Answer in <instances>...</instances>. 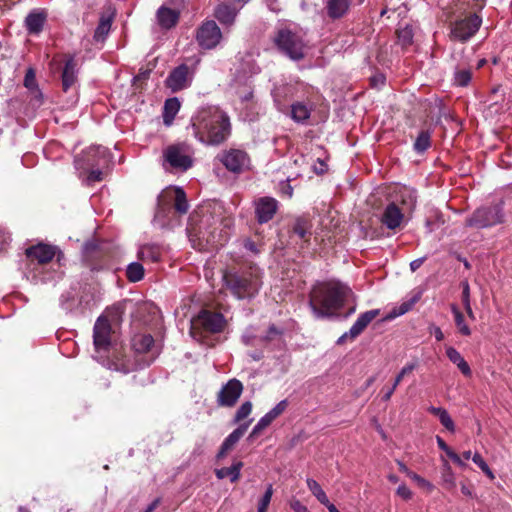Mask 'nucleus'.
I'll return each mask as SVG.
<instances>
[{"instance_id":"f257e3e1","label":"nucleus","mask_w":512,"mask_h":512,"mask_svg":"<svg viewBox=\"0 0 512 512\" xmlns=\"http://www.w3.org/2000/svg\"><path fill=\"white\" fill-rule=\"evenodd\" d=\"M190 127L194 137L207 145H219L231 133L229 116L217 106L200 107L192 115Z\"/></svg>"},{"instance_id":"f03ea898","label":"nucleus","mask_w":512,"mask_h":512,"mask_svg":"<svg viewBox=\"0 0 512 512\" xmlns=\"http://www.w3.org/2000/svg\"><path fill=\"white\" fill-rule=\"evenodd\" d=\"M350 294L349 287L341 283H319L310 291L309 307L315 318H330L343 307Z\"/></svg>"},{"instance_id":"7ed1b4c3","label":"nucleus","mask_w":512,"mask_h":512,"mask_svg":"<svg viewBox=\"0 0 512 512\" xmlns=\"http://www.w3.org/2000/svg\"><path fill=\"white\" fill-rule=\"evenodd\" d=\"M188 209L189 204L183 189L168 187L158 196L154 221L160 227L170 226L179 216L186 214Z\"/></svg>"},{"instance_id":"20e7f679","label":"nucleus","mask_w":512,"mask_h":512,"mask_svg":"<svg viewBox=\"0 0 512 512\" xmlns=\"http://www.w3.org/2000/svg\"><path fill=\"white\" fill-rule=\"evenodd\" d=\"M226 287L238 299L254 297L260 288V276L256 268L226 272L223 276Z\"/></svg>"},{"instance_id":"39448f33","label":"nucleus","mask_w":512,"mask_h":512,"mask_svg":"<svg viewBox=\"0 0 512 512\" xmlns=\"http://www.w3.org/2000/svg\"><path fill=\"white\" fill-rule=\"evenodd\" d=\"M193 164L194 149L187 142L169 144L162 151V167L167 172H186Z\"/></svg>"},{"instance_id":"423d86ee","label":"nucleus","mask_w":512,"mask_h":512,"mask_svg":"<svg viewBox=\"0 0 512 512\" xmlns=\"http://www.w3.org/2000/svg\"><path fill=\"white\" fill-rule=\"evenodd\" d=\"M274 42L277 48L293 61L302 60L308 49L302 33L290 28L279 29Z\"/></svg>"},{"instance_id":"0eeeda50","label":"nucleus","mask_w":512,"mask_h":512,"mask_svg":"<svg viewBox=\"0 0 512 512\" xmlns=\"http://www.w3.org/2000/svg\"><path fill=\"white\" fill-rule=\"evenodd\" d=\"M56 254V248L47 244H37L26 250L29 259V273H33L32 277L41 282H47L54 279L51 273H44V265L49 263Z\"/></svg>"},{"instance_id":"6e6552de","label":"nucleus","mask_w":512,"mask_h":512,"mask_svg":"<svg viewBox=\"0 0 512 512\" xmlns=\"http://www.w3.org/2000/svg\"><path fill=\"white\" fill-rule=\"evenodd\" d=\"M225 324L222 314L203 310L192 320L190 333L194 339L202 341L203 333H219L223 331Z\"/></svg>"},{"instance_id":"1a4fd4ad","label":"nucleus","mask_w":512,"mask_h":512,"mask_svg":"<svg viewBox=\"0 0 512 512\" xmlns=\"http://www.w3.org/2000/svg\"><path fill=\"white\" fill-rule=\"evenodd\" d=\"M481 24L482 18L476 13L452 20L449 23V39L465 43L477 33Z\"/></svg>"},{"instance_id":"9d476101","label":"nucleus","mask_w":512,"mask_h":512,"mask_svg":"<svg viewBox=\"0 0 512 512\" xmlns=\"http://www.w3.org/2000/svg\"><path fill=\"white\" fill-rule=\"evenodd\" d=\"M504 214L500 205L477 208L465 221L467 227L484 229L503 222Z\"/></svg>"},{"instance_id":"9b49d317","label":"nucleus","mask_w":512,"mask_h":512,"mask_svg":"<svg viewBox=\"0 0 512 512\" xmlns=\"http://www.w3.org/2000/svg\"><path fill=\"white\" fill-rule=\"evenodd\" d=\"M109 161V153L105 147L91 146L75 158V166L80 169L105 167Z\"/></svg>"},{"instance_id":"f8f14e48","label":"nucleus","mask_w":512,"mask_h":512,"mask_svg":"<svg viewBox=\"0 0 512 512\" xmlns=\"http://www.w3.org/2000/svg\"><path fill=\"white\" fill-rule=\"evenodd\" d=\"M217 158L225 168L233 173H241L249 167L248 154L240 149H229L218 154Z\"/></svg>"},{"instance_id":"ddd939ff","label":"nucleus","mask_w":512,"mask_h":512,"mask_svg":"<svg viewBox=\"0 0 512 512\" xmlns=\"http://www.w3.org/2000/svg\"><path fill=\"white\" fill-rule=\"evenodd\" d=\"M194 73L195 67L181 64L170 72L165 81L166 86L171 89L172 92L186 89L191 85Z\"/></svg>"},{"instance_id":"4468645a","label":"nucleus","mask_w":512,"mask_h":512,"mask_svg":"<svg viewBox=\"0 0 512 512\" xmlns=\"http://www.w3.org/2000/svg\"><path fill=\"white\" fill-rule=\"evenodd\" d=\"M222 39V33L218 25L212 21L204 22L196 33V40L203 49L215 48Z\"/></svg>"},{"instance_id":"2eb2a0df","label":"nucleus","mask_w":512,"mask_h":512,"mask_svg":"<svg viewBox=\"0 0 512 512\" xmlns=\"http://www.w3.org/2000/svg\"><path fill=\"white\" fill-rule=\"evenodd\" d=\"M111 324L105 316H100L93 329V343L96 352H107L111 346Z\"/></svg>"},{"instance_id":"dca6fc26","label":"nucleus","mask_w":512,"mask_h":512,"mask_svg":"<svg viewBox=\"0 0 512 512\" xmlns=\"http://www.w3.org/2000/svg\"><path fill=\"white\" fill-rule=\"evenodd\" d=\"M242 391V383L238 379H230L218 393V405L224 407H232L241 396Z\"/></svg>"},{"instance_id":"f3484780","label":"nucleus","mask_w":512,"mask_h":512,"mask_svg":"<svg viewBox=\"0 0 512 512\" xmlns=\"http://www.w3.org/2000/svg\"><path fill=\"white\" fill-rule=\"evenodd\" d=\"M277 209L278 202L272 197H261L255 201V214L260 224L270 221Z\"/></svg>"},{"instance_id":"a211bd4d","label":"nucleus","mask_w":512,"mask_h":512,"mask_svg":"<svg viewBox=\"0 0 512 512\" xmlns=\"http://www.w3.org/2000/svg\"><path fill=\"white\" fill-rule=\"evenodd\" d=\"M274 103L280 112L287 113L289 110V102L295 95V87L290 84H283L275 87L272 92Z\"/></svg>"},{"instance_id":"6ab92c4d","label":"nucleus","mask_w":512,"mask_h":512,"mask_svg":"<svg viewBox=\"0 0 512 512\" xmlns=\"http://www.w3.org/2000/svg\"><path fill=\"white\" fill-rule=\"evenodd\" d=\"M166 249L162 244L159 243H146L139 247L138 249V259L147 263H158L162 260L163 255L165 254Z\"/></svg>"},{"instance_id":"aec40b11","label":"nucleus","mask_w":512,"mask_h":512,"mask_svg":"<svg viewBox=\"0 0 512 512\" xmlns=\"http://www.w3.org/2000/svg\"><path fill=\"white\" fill-rule=\"evenodd\" d=\"M78 79V64L74 56L68 55L65 59L64 67L62 70L61 80L62 88L68 91L77 83Z\"/></svg>"},{"instance_id":"412c9836","label":"nucleus","mask_w":512,"mask_h":512,"mask_svg":"<svg viewBox=\"0 0 512 512\" xmlns=\"http://www.w3.org/2000/svg\"><path fill=\"white\" fill-rule=\"evenodd\" d=\"M403 218L401 209L395 203H390L384 209L381 221L388 229L395 230L400 227Z\"/></svg>"},{"instance_id":"4be33fe9","label":"nucleus","mask_w":512,"mask_h":512,"mask_svg":"<svg viewBox=\"0 0 512 512\" xmlns=\"http://www.w3.org/2000/svg\"><path fill=\"white\" fill-rule=\"evenodd\" d=\"M114 17H115V11L112 10L110 7L108 9H106V11H104L101 14L99 23L95 29L94 36H93V38L96 42H104L105 41V39L107 38V36L111 30V26H112Z\"/></svg>"},{"instance_id":"5701e85b","label":"nucleus","mask_w":512,"mask_h":512,"mask_svg":"<svg viewBox=\"0 0 512 512\" xmlns=\"http://www.w3.org/2000/svg\"><path fill=\"white\" fill-rule=\"evenodd\" d=\"M379 315V310H369L360 314L352 327L349 329L350 340L356 339L365 328Z\"/></svg>"},{"instance_id":"b1692460","label":"nucleus","mask_w":512,"mask_h":512,"mask_svg":"<svg viewBox=\"0 0 512 512\" xmlns=\"http://www.w3.org/2000/svg\"><path fill=\"white\" fill-rule=\"evenodd\" d=\"M351 0H325L327 15L332 20L343 18L349 11Z\"/></svg>"},{"instance_id":"393cba45","label":"nucleus","mask_w":512,"mask_h":512,"mask_svg":"<svg viewBox=\"0 0 512 512\" xmlns=\"http://www.w3.org/2000/svg\"><path fill=\"white\" fill-rule=\"evenodd\" d=\"M247 428L248 424H242L225 438L219 452L216 455L218 460L226 456V454L234 447V445L243 437Z\"/></svg>"},{"instance_id":"a878e982","label":"nucleus","mask_w":512,"mask_h":512,"mask_svg":"<svg viewBox=\"0 0 512 512\" xmlns=\"http://www.w3.org/2000/svg\"><path fill=\"white\" fill-rule=\"evenodd\" d=\"M179 19V12L168 7H160L157 11V20L161 27L170 29L176 25Z\"/></svg>"},{"instance_id":"bb28decb","label":"nucleus","mask_w":512,"mask_h":512,"mask_svg":"<svg viewBox=\"0 0 512 512\" xmlns=\"http://www.w3.org/2000/svg\"><path fill=\"white\" fill-rule=\"evenodd\" d=\"M421 298V292H417L414 295H412L409 299L404 300L401 302L398 306H395L390 310L388 315L386 316L387 319H395L399 316H402L409 312L414 305L420 300Z\"/></svg>"},{"instance_id":"cd10ccee","label":"nucleus","mask_w":512,"mask_h":512,"mask_svg":"<svg viewBox=\"0 0 512 512\" xmlns=\"http://www.w3.org/2000/svg\"><path fill=\"white\" fill-rule=\"evenodd\" d=\"M46 20V14L43 12H31L25 19V25L30 34H38L42 31Z\"/></svg>"},{"instance_id":"c85d7f7f","label":"nucleus","mask_w":512,"mask_h":512,"mask_svg":"<svg viewBox=\"0 0 512 512\" xmlns=\"http://www.w3.org/2000/svg\"><path fill=\"white\" fill-rule=\"evenodd\" d=\"M288 110L291 118L297 123H304L309 119L312 108L304 102H294Z\"/></svg>"},{"instance_id":"c756f323","label":"nucleus","mask_w":512,"mask_h":512,"mask_svg":"<svg viewBox=\"0 0 512 512\" xmlns=\"http://www.w3.org/2000/svg\"><path fill=\"white\" fill-rule=\"evenodd\" d=\"M243 462L235 461L230 467H223L215 470L216 477L218 479L230 478L232 483L237 482L241 476V469Z\"/></svg>"},{"instance_id":"7c9ffc66","label":"nucleus","mask_w":512,"mask_h":512,"mask_svg":"<svg viewBox=\"0 0 512 512\" xmlns=\"http://www.w3.org/2000/svg\"><path fill=\"white\" fill-rule=\"evenodd\" d=\"M180 102L177 98H169L164 103L163 109V122L166 126H170L173 123V120L176 114L180 109Z\"/></svg>"},{"instance_id":"2f4dec72","label":"nucleus","mask_w":512,"mask_h":512,"mask_svg":"<svg viewBox=\"0 0 512 512\" xmlns=\"http://www.w3.org/2000/svg\"><path fill=\"white\" fill-rule=\"evenodd\" d=\"M215 17L224 25H231L237 15V11L227 4H220L216 7Z\"/></svg>"},{"instance_id":"473e14b6","label":"nucleus","mask_w":512,"mask_h":512,"mask_svg":"<svg viewBox=\"0 0 512 512\" xmlns=\"http://www.w3.org/2000/svg\"><path fill=\"white\" fill-rule=\"evenodd\" d=\"M446 355L448 359L457 365L459 370L465 375H471V369L469 364L465 361V359L461 356V354L453 347H448L446 349Z\"/></svg>"},{"instance_id":"72a5a7b5","label":"nucleus","mask_w":512,"mask_h":512,"mask_svg":"<svg viewBox=\"0 0 512 512\" xmlns=\"http://www.w3.org/2000/svg\"><path fill=\"white\" fill-rule=\"evenodd\" d=\"M441 485L449 492H454L456 488V478L447 461H445L441 472Z\"/></svg>"},{"instance_id":"f704fd0d","label":"nucleus","mask_w":512,"mask_h":512,"mask_svg":"<svg viewBox=\"0 0 512 512\" xmlns=\"http://www.w3.org/2000/svg\"><path fill=\"white\" fill-rule=\"evenodd\" d=\"M417 367L416 362L407 363L396 376L394 383L391 388H389L383 395V400L388 401L393 395L395 389L400 384L402 379L409 373H411Z\"/></svg>"},{"instance_id":"c9c22d12","label":"nucleus","mask_w":512,"mask_h":512,"mask_svg":"<svg viewBox=\"0 0 512 512\" xmlns=\"http://www.w3.org/2000/svg\"><path fill=\"white\" fill-rule=\"evenodd\" d=\"M154 345V339L151 335H138L133 339V348L137 353H148Z\"/></svg>"},{"instance_id":"e433bc0d","label":"nucleus","mask_w":512,"mask_h":512,"mask_svg":"<svg viewBox=\"0 0 512 512\" xmlns=\"http://www.w3.org/2000/svg\"><path fill=\"white\" fill-rule=\"evenodd\" d=\"M307 487L311 491V493L316 497V499L323 505L329 504V499L324 492V490L321 488L319 483L311 478H308L307 481Z\"/></svg>"},{"instance_id":"4c0bfd02","label":"nucleus","mask_w":512,"mask_h":512,"mask_svg":"<svg viewBox=\"0 0 512 512\" xmlns=\"http://www.w3.org/2000/svg\"><path fill=\"white\" fill-rule=\"evenodd\" d=\"M126 277L130 282H138L144 277L143 265L138 262H132L127 266Z\"/></svg>"},{"instance_id":"58836bf2","label":"nucleus","mask_w":512,"mask_h":512,"mask_svg":"<svg viewBox=\"0 0 512 512\" xmlns=\"http://www.w3.org/2000/svg\"><path fill=\"white\" fill-rule=\"evenodd\" d=\"M430 146H431V134L427 130H422L414 142V150L417 153H423Z\"/></svg>"},{"instance_id":"ea45409f","label":"nucleus","mask_w":512,"mask_h":512,"mask_svg":"<svg viewBox=\"0 0 512 512\" xmlns=\"http://www.w3.org/2000/svg\"><path fill=\"white\" fill-rule=\"evenodd\" d=\"M413 30L410 26H405L397 31L398 43L403 47L407 48L413 43Z\"/></svg>"},{"instance_id":"a19ab883","label":"nucleus","mask_w":512,"mask_h":512,"mask_svg":"<svg viewBox=\"0 0 512 512\" xmlns=\"http://www.w3.org/2000/svg\"><path fill=\"white\" fill-rule=\"evenodd\" d=\"M451 310H452V313L454 315L455 324H456L459 332L462 335L469 336L471 334V330L468 327V325H466V323L464 321L463 314L459 311V309L455 305H453L451 307Z\"/></svg>"},{"instance_id":"79ce46f5","label":"nucleus","mask_w":512,"mask_h":512,"mask_svg":"<svg viewBox=\"0 0 512 512\" xmlns=\"http://www.w3.org/2000/svg\"><path fill=\"white\" fill-rule=\"evenodd\" d=\"M472 78V73L469 69H456L454 72V84L460 87L467 86Z\"/></svg>"},{"instance_id":"37998d69","label":"nucleus","mask_w":512,"mask_h":512,"mask_svg":"<svg viewBox=\"0 0 512 512\" xmlns=\"http://www.w3.org/2000/svg\"><path fill=\"white\" fill-rule=\"evenodd\" d=\"M293 234L301 240L308 241V237L311 235L308 223L304 220H298L293 226Z\"/></svg>"},{"instance_id":"c03bdc74","label":"nucleus","mask_w":512,"mask_h":512,"mask_svg":"<svg viewBox=\"0 0 512 512\" xmlns=\"http://www.w3.org/2000/svg\"><path fill=\"white\" fill-rule=\"evenodd\" d=\"M436 441L438 444V447L446 453V455L456 464L459 466H464V462L461 460V458L449 448V446L445 443V441L440 437H436Z\"/></svg>"},{"instance_id":"a18cd8bd","label":"nucleus","mask_w":512,"mask_h":512,"mask_svg":"<svg viewBox=\"0 0 512 512\" xmlns=\"http://www.w3.org/2000/svg\"><path fill=\"white\" fill-rule=\"evenodd\" d=\"M273 495V487L271 484L268 485L264 495L260 499L258 503L257 512H267V508L271 502Z\"/></svg>"},{"instance_id":"49530a36","label":"nucleus","mask_w":512,"mask_h":512,"mask_svg":"<svg viewBox=\"0 0 512 512\" xmlns=\"http://www.w3.org/2000/svg\"><path fill=\"white\" fill-rule=\"evenodd\" d=\"M473 462L481 469V471L487 475L491 480L495 478L492 470L489 468L487 463L484 461L479 453H475L472 457Z\"/></svg>"},{"instance_id":"de8ad7c7","label":"nucleus","mask_w":512,"mask_h":512,"mask_svg":"<svg viewBox=\"0 0 512 512\" xmlns=\"http://www.w3.org/2000/svg\"><path fill=\"white\" fill-rule=\"evenodd\" d=\"M402 197V203L407 207L408 210H411L415 207L417 200L415 190L405 189Z\"/></svg>"},{"instance_id":"09e8293b","label":"nucleus","mask_w":512,"mask_h":512,"mask_svg":"<svg viewBox=\"0 0 512 512\" xmlns=\"http://www.w3.org/2000/svg\"><path fill=\"white\" fill-rule=\"evenodd\" d=\"M288 407V401H280L274 408H272L265 415L273 422L278 416H280Z\"/></svg>"},{"instance_id":"8fccbe9b","label":"nucleus","mask_w":512,"mask_h":512,"mask_svg":"<svg viewBox=\"0 0 512 512\" xmlns=\"http://www.w3.org/2000/svg\"><path fill=\"white\" fill-rule=\"evenodd\" d=\"M271 423H272V421L266 415L261 417L259 419V421L257 422V424L252 429V431L249 435V438H253V437H256L257 435H259L260 432L262 430H264L265 428H267Z\"/></svg>"},{"instance_id":"3c124183","label":"nucleus","mask_w":512,"mask_h":512,"mask_svg":"<svg viewBox=\"0 0 512 512\" xmlns=\"http://www.w3.org/2000/svg\"><path fill=\"white\" fill-rule=\"evenodd\" d=\"M200 234H201L200 238L205 240L207 245H210L211 247L221 246V245H223V242L225 241V239H222L221 235H219V238H216L214 233L207 234L206 232H200Z\"/></svg>"},{"instance_id":"603ef678","label":"nucleus","mask_w":512,"mask_h":512,"mask_svg":"<svg viewBox=\"0 0 512 512\" xmlns=\"http://www.w3.org/2000/svg\"><path fill=\"white\" fill-rule=\"evenodd\" d=\"M252 411V404L251 402L247 401L244 402L237 410L235 414V421L239 422L245 418H247Z\"/></svg>"},{"instance_id":"864d4df0","label":"nucleus","mask_w":512,"mask_h":512,"mask_svg":"<svg viewBox=\"0 0 512 512\" xmlns=\"http://www.w3.org/2000/svg\"><path fill=\"white\" fill-rule=\"evenodd\" d=\"M409 478L416 482L420 487L426 488L429 491H432L434 489L433 484H431L429 481L421 477L415 472L409 473Z\"/></svg>"},{"instance_id":"5fc2aeb1","label":"nucleus","mask_w":512,"mask_h":512,"mask_svg":"<svg viewBox=\"0 0 512 512\" xmlns=\"http://www.w3.org/2000/svg\"><path fill=\"white\" fill-rule=\"evenodd\" d=\"M440 423L450 432H454L455 431V424L452 420V418L450 417L449 413L446 411L444 412V414L440 415V417L438 418Z\"/></svg>"},{"instance_id":"6e6d98bb","label":"nucleus","mask_w":512,"mask_h":512,"mask_svg":"<svg viewBox=\"0 0 512 512\" xmlns=\"http://www.w3.org/2000/svg\"><path fill=\"white\" fill-rule=\"evenodd\" d=\"M101 167H95V168H88L87 170H90L89 175L87 177L88 182H96L102 180V171L100 170Z\"/></svg>"},{"instance_id":"4d7b16f0","label":"nucleus","mask_w":512,"mask_h":512,"mask_svg":"<svg viewBox=\"0 0 512 512\" xmlns=\"http://www.w3.org/2000/svg\"><path fill=\"white\" fill-rule=\"evenodd\" d=\"M396 493H397L398 496H400L404 500H409L412 497L411 490L406 485H404V484L400 485L397 488Z\"/></svg>"},{"instance_id":"13d9d810","label":"nucleus","mask_w":512,"mask_h":512,"mask_svg":"<svg viewBox=\"0 0 512 512\" xmlns=\"http://www.w3.org/2000/svg\"><path fill=\"white\" fill-rule=\"evenodd\" d=\"M290 507L294 512H310L308 508L297 499L291 500Z\"/></svg>"},{"instance_id":"bf43d9fd","label":"nucleus","mask_w":512,"mask_h":512,"mask_svg":"<svg viewBox=\"0 0 512 512\" xmlns=\"http://www.w3.org/2000/svg\"><path fill=\"white\" fill-rule=\"evenodd\" d=\"M462 302L463 305L470 303V287L467 281L462 282Z\"/></svg>"},{"instance_id":"052dcab7","label":"nucleus","mask_w":512,"mask_h":512,"mask_svg":"<svg viewBox=\"0 0 512 512\" xmlns=\"http://www.w3.org/2000/svg\"><path fill=\"white\" fill-rule=\"evenodd\" d=\"M281 334V331L275 326L271 325L267 331V334L265 335L264 339L266 341L273 340L276 336H279Z\"/></svg>"},{"instance_id":"680f3d73","label":"nucleus","mask_w":512,"mask_h":512,"mask_svg":"<svg viewBox=\"0 0 512 512\" xmlns=\"http://www.w3.org/2000/svg\"><path fill=\"white\" fill-rule=\"evenodd\" d=\"M24 85L27 88H32L35 85V74L33 70L29 69L25 75Z\"/></svg>"},{"instance_id":"e2e57ef3","label":"nucleus","mask_w":512,"mask_h":512,"mask_svg":"<svg viewBox=\"0 0 512 512\" xmlns=\"http://www.w3.org/2000/svg\"><path fill=\"white\" fill-rule=\"evenodd\" d=\"M430 333H432L435 336L437 341H442L444 339V334L438 326L431 325Z\"/></svg>"},{"instance_id":"0e129e2a","label":"nucleus","mask_w":512,"mask_h":512,"mask_svg":"<svg viewBox=\"0 0 512 512\" xmlns=\"http://www.w3.org/2000/svg\"><path fill=\"white\" fill-rule=\"evenodd\" d=\"M244 247L246 250L254 253V254H257L259 252L258 248H257V245L255 244V242H253L252 240L250 239H246L244 241Z\"/></svg>"},{"instance_id":"69168bd1","label":"nucleus","mask_w":512,"mask_h":512,"mask_svg":"<svg viewBox=\"0 0 512 512\" xmlns=\"http://www.w3.org/2000/svg\"><path fill=\"white\" fill-rule=\"evenodd\" d=\"M385 77L383 75H377L371 78V85L373 87H380L384 85Z\"/></svg>"},{"instance_id":"338daca9","label":"nucleus","mask_w":512,"mask_h":512,"mask_svg":"<svg viewBox=\"0 0 512 512\" xmlns=\"http://www.w3.org/2000/svg\"><path fill=\"white\" fill-rule=\"evenodd\" d=\"M425 259H426L425 257H421V258L411 261V263H410L411 271L415 272L417 269H419L421 267V265L424 263Z\"/></svg>"},{"instance_id":"774afa93","label":"nucleus","mask_w":512,"mask_h":512,"mask_svg":"<svg viewBox=\"0 0 512 512\" xmlns=\"http://www.w3.org/2000/svg\"><path fill=\"white\" fill-rule=\"evenodd\" d=\"M428 411H429L431 414H433V415H435V416H437V417L439 418V417H440V415L444 414V412H446L447 410H446V409H444V408H442V407H434V406H430V407L428 408Z\"/></svg>"}]
</instances>
